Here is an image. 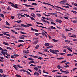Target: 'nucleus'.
<instances>
[{"label": "nucleus", "instance_id": "1", "mask_svg": "<svg viewBox=\"0 0 77 77\" xmlns=\"http://www.w3.org/2000/svg\"><path fill=\"white\" fill-rule=\"evenodd\" d=\"M68 1V0H62V1L59 2V3H60L61 4H62L63 5H65V3H66Z\"/></svg>", "mask_w": 77, "mask_h": 77}, {"label": "nucleus", "instance_id": "2", "mask_svg": "<svg viewBox=\"0 0 77 77\" xmlns=\"http://www.w3.org/2000/svg\"><path fill=\"white\" fill-rule=\"evenodd\" d=\"M54 6L55 7V8H60V9H61V10H64V11H66V9H64L60 7H59L56 5H55Z\"/></svg>", "mask_w": 77, "mask_h": 77}, {"label": "nucleus", "instance_id": "3", "mask_svg": "<svg viewBox=\"0 0 77 77\" xmlns=\"http://www.w3.org/2000/svg\"><path fill=\"white\" fill-rule=\"evenodd\" d=\"M49 51H50V52H51L52 53H53V54H54V53H55L54 50H53L52 49H50Z\"/></svg>", "mask_w": 77, "mask_h": 77}, {"label": "nucleus", "instance_id": "4", "mask_svg": "<svg viewBox=\"0 0 77 77\" xmlns=\"http://www.w3.org/2000/svg\"><path fill=\"white\" fill-rule=\"evenodd\" d=\"M13 67L16 70H17V68L18 67L16 65L14 64V66H13Z\"/></svg>", "mask_w": 77, "mask_h": 77}, {"label": "nucleus", "instance_id": "5", "mask_svg": "<svg viewBox=\"0 0 77 77\" xmlns=\"http://www.w3.org/2000/svg\"><path fill=\"white\" fill-rule=\"evenodd\" d=\"M64 74H69V71L68 70H66L64 71Z\"/></svg>", "mask_w": 77, "mask_h": 77}, {"label": "nucleus", "instance_id": "6", "mask_svg": "<svg viewBox=\"0 0 77 77\" xmlns=\"http://www.w3.org/2000/svg\"><path fill=\"white\" fill-rule=\"evenodd\" d=\"M65 42H67V43L72 42V41H70L69 40H65Z\"/></svg>", "mask_w": 77, "mask_h": 77}, {"label": "nucleus", "instance_id": "7", "mask_svg": "<svg viewBox=\"0 0 77 77\" xmlns=\"http://www.w3.org/2000/svg\"><path fill=\"white\" fill-rule=\"evenodd\" d=\"M45 47H48L49 45H50V43H45Z\"/></svg>", "mask_w": 77, "mask_h": 77}, {"label": "nucleus", "instance_id": "8", "mask_svg": "<svg viewBox=\"0 0 77 77\" xmlns=\"http://www.w3.org/2000/svg\"><path fill=\"white\" fill-rule=\"evenodd\" d=\"M55 21L56 22H58V23H61L62 22V20L58 19H57Z\"/></svg>", "mask_w": 77, "mask_h": 77}, {"label": "nucleus", "instance_id": "9", "mask_svg": "<svg viewBox=\"0 0 77 77\" xmlns=\"http://www.w3.org/2000/svg\"><path fill=\"white\" fill-rule=\"evenodd\" d=\"M43 4L44 5H50V6H53L51 5L50 4H48V3H45V2H43Z\"/></svg>", "mask_w": 77, "mask_h": 77}, {"label": "nucleus", "instance_id": "10", "mask_svg": "<svg viewBox=\"0 0 77 77\" xmlns=\"http://www.w3.org/2000/svg\"><path fill=\"white\" fill-rule=\"evenodd\" d=\"M52 47H53V45H51L48 46L46 48H48V49H49L50 48H52Z\"/></svg>", "mask_w": 77, "mask_h": 77}, {"label": "nucleus", "instance_id": "11", "mask_svg": "<svg viewBox=\"0 0 77 77\" xmlns=\"http://www.w3.org/2000/svg\"><path fill=\"white\" fill-rule=\"evenodd\" d=\"M24 35H22L19 38L20 39H24Z\"/></svg>", "mask_w": 77, "mask_h": 77}, {"label": "nucleus", "instance_id": "12", "mask_svg": "<svg viewBox=\"0 0 77 77\" xmlns=\"http://www.w3.org/2000/svg\"><path fill=\"white\" fill-rule=\"evenodd\" d=\"M30 26H32V25L31 24H28L26 25V27H30Z\"/></svg>", "mask_w": 77, "mask_h": 77}, {"label": "nucleus", "instance_id": "13", "mask_svg": "<svg viewBox=\"0 0 77 77\" xmlns=\"http://www.w3.org/2000/svg\"><path fill=\"white\" fill-rule=\"evenodd\" d=\"M52 41H53L54 42H58V41L57 40H55V39H52Z\"/></svg>", "mask_w": 77, "mask_h": 77}, {"label": "nucleus", "instance_id": "14", "mask_svg": "<svg viewBox=\"0 0 77 77\" xmlns=\"http://www.w3.org/2000/svg\"><path fill=\"white\" fill-rule=\"evenodd\" d=\"M36 26H37V27H42V28H44L45 29H47V28L45 27H44V26H39L38 25H37Z\"/></svg>", "mask_w": 77, "mask_h": 77}, {"label": "nucleus", "instance_id": "15", "mask_svg": "<svg viewBox=\"0 0 77 77\" xmlns=\"http://www.w3.org/2000/svg\"><path fill=\"white\" fill-rule=\"evenodd\" d=\"M38 40H37L35 41L34 42H33V44H37V43H38Z\"/></svg>", "mask_w": 77, "mask_h": 77}, {"label": "nucleus", "instance_id": "16", "mask_svg": "<svg viewBox=\"0 0 77 77\" xmlns=\"http://www.w3.org/2000/svg\"><path fill=\"white\" fill-rule=\"evenodd\" d=\"M38 53L39 54H42V55H44V56H45L46 57H47V56L46 55H45V54H42V53H41V52H38Z\"/></svg>", "mask_w": 77, "mask_h": 77}, {"label": "nucleus", "instance_id": "17", "mask_svg": "<svg viewBox=\"0 0 77 77\" xmlns=\"http://www.w3.org/2000/svg\"><path fill=\"white\" fill-rule=\"evenodd\" d=\"M14 8L18 9V5H17V4H15V5L14 6Z\"/></svg>", "mask_w": 77, "mask_h": 77}, {"label": "nucleus", "instance_id": "18", "mask_svg": "<svg viewBox=\"0 0 77 77\" xmlns=\"http://www.w3.org/2000/svg\"><path fill=\"white\" fill-rule=\"evenodd\" d=\"M23 15H25L27 17H30V16L25 14H23Z\"/></svg>", "mask_w": 77, "mask_h": 77}, {"label": "nucleus", "instance_id": "19", "mask_svg": "<svg viewBox=\"0 0 77 77\" xmlns=\"http://www.w3.org/2000/svg\"><path fill=\"white\" fill-rule=\"evenodd\" d=\"M62 37L64 39H66V37L64 35V34H62Z\"/></svg>", "mask_w": 77, "mask_h": 77}, {"label": "nucleus", "instance_id": "20", "mask_svg": "<svg viewBox=\"0 0 77 77\" xmlns=\"http://www.w3.org/2000/svg\"><path fill=\"white\" fill-rule=\"evenodd\" d=\"M54 52L55 53H58V52H59V51L57 50H54Z\"/></svg>", "mask_w": 77, "mask_h": 77}, {"label": "nucleus", "instance_id": "21", "mask_svg": "<svg viewBox=\"0 0 77 77\" xmlns=\"http://www.w3.org/2000/svg\"><path fill=\"white\" fill-rule=\"evenodd\" d=\"M18 42H24V41L22 40H18Z\"/></svg>", "mask_w": 77, "mask_h": 77}, {"label": "nucleus", "instance_id": "22", "mask_svg": "<svg viewBox=\"0 0 77 77\" xmlns=\"http://www.w3.org/2000/svg\"><path fill=\"white\" fill-rule=\"evenodd\" d=\"M69 37L72 38H76V36L75 35H73V36H69Z\"/></svg>", "mask_w": 77, "mask_h": 77}, {"label": "nucleus", "instance_id": "23", "mask_svg": "<svg viewBox=\"0 0 77 77\" xmlns=\"http://www.w3.org/2000/svg\"><path fill=\"white\" fill-rule=\"evenodd\" d=\"M50 27L51 29H56V28L53 26H51Z\"/></svg>", "mask_w": 77, "mask_h": 77}, {"label": "nucleus", "instance_id": "24", "mask_svg": "<svg viewBox=\"0 0 77 77\" xmlns=\"http://www.w3.org/2000/svg\"><path fill=\"white\" fill-rule=\"evenodd\" d=\"M32 5H34V6H37V4L36 3H33L31 4Z\"/></svg>", "mask_w": 77, "mask_h": 77}, {"label": "nucleus", "instance_id": "25", "mask_svg": "<svg viewBox=\"0 0 77 77\" xmlns=\"http://www.w3.org/2000/svg\"><path fill=\"white\" fill-rule=\"evenodd\" d=\"M67 49L69 51H70V52H72V51L71 49H70V48H67Z\"/></svg>", "mask_w": 77, "mask_h": 77}, {"label": "nucleus", "instance_id": "26", "mask_svg": "<svg viewBox=\"0 0 77 77\" xmlns=\"http://www.w3.org/2000/svg\"><path fill=\"white\" fill-rule=\"evenodd\" d=\"M71 12H73V13H74V14H77V12L74 11H71Z\"/></svg>", "mask_w": 77, "mask_h": 77}, {"label": "nucleus", "instance_id": "27", "mask_svg": "<svg viewBox=\"0 0 77 77\" xmlns=\"http://www.w3.org/2000/svg\"><path fill=\"white\" fill-rule=\"evenodd\" d=\"M26 72H27V73H28L27 74V75H31V74H30V73L29 72V71H26Z\"/></svg>", "mask_w": 77, "mask_h": 77}, {"label": "nucleus", "instance_id": "28", "mask_svg": "<svg viewBox=\"0 0 77 77\" xmlns=\"http://www.w3.org/2000/svg\"><path fill=\"white\" fill-rule=\"evenodd\" d=\"M21 26H22V27H26V25L23 24H21Z\"/></svg>", "mask_w": 77, "mask_h": 77}, {"label": "nucleus", "instance_id": "29", "mask_svg": "<svg viewBox=\"0 0 77 77\" xmlns=\"http://www.w3.org/2000/svg\"><path fill=\"white\" fill-rule=\"evenodd\" d=\"M14 56H15V57H18V56H20V55H17V54H14Z\"/></svg>", "mask_w": 77, "mask_h": 77}, {"label": "nucleus", "instance_id": "30", "mask_svg": "<svg viewBox=\"0 0 77 77\" xmlns=\"http://www.w3.org/2000/svg\"><path fill=\"white\" fill-rule=\"evenodd\" d=\"M34 63V62L33 61H31L29 62L28 63L29 64H30V63Z\"/></svg>", "mask_w": 77, "mask_h": 77}, {"label": "nucleus", "instance_id": "31", "mask_svg": "<svg viewBox=\"0 0 77 77\" xmlns=\"http://www.w3.org/2000/svg\"><path fill=\"white\" fill-rule=\"evenodd\" d=\"M6 24L7 25H8V26H10V24H9V23L8 22V21H7L6 22Z\"/></svg>", "mask_w": 77, "mask_h": 77}, {"label": "nucleus", "instance_id": "32", "mask_svg": "<svg viewBox=\"0 0 77 77\" xmlns=\"http://www.w3.org/2000/svg\"><path fill=\"white\" fill-rule=\"evenodd\" d=\"M30 18L31 20H33V21H35V19H34V18L33 17H30Z\"/></svg>", "mask_w": 77, "mask_h": 77}, {"label": "nucleus", "instance_id": "33", "mask_svg": "<svg viewBox=\"0 0 77 77\" xmlns=\"http://www.w3.org/2000/svg\"><path fill=\"white\" fill-rule=\"evenodd\" d=\"M63 58H57V59L58 60H61V59H63Z\"/></svg>", "mask_w": 77, "mask_h": 77}, {"label": "nucleus", "instance_id": "34", "mask_svg": "<svg viewBox=\"0 0 77 77\" xmlns=\"http://www.w3.org/2000/svg\"><path fill=\"white\" fill-rule=\"evenodd\" d=\"M2 51V52H3L4 51L7 52V51H8V50H7L6 49H4V50L3 49V50Z\"/></svg>", "mask_w": 77, "mask_h": 77}, {"label": "nucleus", "instance_id": "35", "mask_svg": "<svg viewBox=\"0 0 77 77\" xmlns=\"http://www.w3.org/2000/svg\"><path fill=\"white\" fill-rule=\"evenodd\" d=\"M64 68H69V66L68 65H67L64 66Z\"/></svg>", "mask_w": 77, "mask_h": 77}, {"label": "nucleus", "instance_id": "36", "mask_svg": "<svg viewBox=\"0 0 77 77\" xmlns=\"http://www.w3.org/2000/svg\"><path fill=\"white\" fill-rule=\"evenodd\" d=\"M38 47H39V45H37L35 47V48H36V49H38Z\"/></svg>", "mask_w": 77, "mask_h": 77}, {"label": "nucleus", "instance_id": "37", "mask_svg": "<svg viewBox=\"0 0 77 77\" xmlns=\"http://www.w3.org/2000/svg\"><path fill=\"white\" fill-rule=\"evenodd\" d=\"M11 6H12V7H13V8H14V6H15V5L14 4V3H12V4H11Z\"/></svg>", "mask_w": 77, "mask_h": 77}, {"label": "nucleus", "instance_id": "38", "mask_svg": "<svg viewBox=\"0 0 77 77\" xmlns=\"http://www.w3.org/2000/svg\"><path fill=\"white\" fill-rule=\"evenodd\" d=\"M3 70L0 69V72H1V73H3Z\"/></svg>", "mask_w": 77, "mask_h": 77}, {"label": "nucleus", "instance_id": "39", "mask_svg": "<svg viewBox=\"0 0 77 77\" xmlns=\"http://www.w3.org/2000/svg\"><path fill=\"white\" fill-rule=\"evenodd\" d=\"M34 69H35V70L36 71H37V70H38V68L36 67H35L34 68Z\"/></svg>", "mask_w": 77, "mask_h": 77}, {"label": "nucleus", "instance_id": "40", "mask_svg": "<svg viewBox=\"0 0 77 77\" xmlns=\"http://www.w3.org/2000/svg\"><path fill=\"white\" fill-rule=\"evenodd\" d=\"M31 16H32V17H34V18H35V17H36L35 16V14H31Z\"/></svg>", "mask_w": 77, "mask_h": 77}, {"label": "nucleus", "instance_id": "41", "mask_svg": "<svg viewBox=\"0 0 77 77\" xmlns=\"http://www.w3.org/2000/svg\"><path fill=\"white\" fill-rule=\"evenodd\" d=\"M38 72L40 74H41V69H39L37 70Z\"/></svg>", "mask_w": 77, "mask_h": 77}, {"label": "nucleus", "instance_id": "42", "mask_svg": "<svg viewBox=\"0 0 77 77\" xmlns=\"http://www.w3.org/2000/svg\"><path fill=\"white\" fill-rule=\"evenodd\" d=\"M32 57H34V58H38L39 57H37L36 56H34V55H33Z\"/></svg>", "mask_w": 77, "mask_h": 77}, {"label": "nucleus", "instance_id": "43", "mask_svg": "<svg viewBox=\"0 0 77 77\" xmlns=\"http://www.w3.org/2000/svg\"><path fill=\"white\" fill-rule=\"evenodd\" d=\"M36 15L38 17H40L41 16V15L39 14H37Z\"/></svg>", "mask_w": 77, "mask_h": 77}, {"label": "nucleus", "instance_id": "44", "mask_svg": "<svg viewBox=\"0 0 77 77\" xmlns=\"http://www.w3.org/2000/svg\"><path fill=\"white\" fill-rule=\"evenodd\" d=\"M8 10V11H9V10H11V7H8L7 8Z\"/></svg>", "mask_w": 77, "mask_h": 77}, {"label": "nucleus", "instance_id": "45", "mask_svg": "<svg viewBox=\"0 0 77 77\" xmlns=\"http://www.w3.org/2000/svg\"><path fill=\"white\" fill-rule=\"evenodd\" d=\"M35 35L37 36H39V33H35Z\"/></svg>", "mask_w": 77, "mask_h": 77}, {"label": "nucleus", "instance_id": "46", "mask_svg": "<svg viewBox=\"0 0 77 77\" xmlns=\"http://www.w3.org/2000/svg\"><path fill=\"white\" fill-rule=\"evenodd\" d=\"M57 68L58 69H60L61 68V66H60V65H59L57 66Z\"/></svg>", "mask_w": 77, "mask_h": 77}, {"label": "nucleus", "instance_id": "47", "mask_svg": "<svg viewBox=\"0 0 77 77\" xmlns=\"http://www.w3.org/2000/svg\"><path fill=\"white\" fill-rule=\"evenodd\" d=\"M28 60H34L33 59H32V58H30L28 59Z\"/></svg>", "mask_w": 77, "mask_h": 77}, {"label": "nucleus", "instance_id": "48", "mask_svg": "<svg viewBox=\"0 0 77 77\" xmlns=\"http://www.w3.org/2000/svg\"><path fill=\"white\" fill-rule=\"evenodd\" d=\"M0 15H1L2 17H4V15L0 13Z\"/></svg>", "mask_w": 77, "mask_h": 77}, {"label": "nucleus", "instance_id": "49", "mask_svg": "<svg viewBox=\"0 0 77 77\" xmlns=\"http://www.w3.org/2000/svg\"><path fill=\"white\" fill-rule=\"evenodd\" d=\"M72 22H73V23H77L76 20H73Z\"/></svg>", "mask_w": 77, "mask_h": 77}, {"label": "nucleus", "instance_id": "50", "mask_svg": "<svg viewBox=\"0 0 77 77\" xmlns=\"http://www.w3.org/2000/svg\"><path fill=\"white\" fill-rule=\"evenodd\" d=\"M21 33L22 34H23L24 35H26V32H21Z\"/></svg>", "mask_w": 77, "mask_h": 77}, {"label": "nucleus", "instance_id": "51", "mask_svg": "<svg viewBox=\"0 0 77 77\" xmlns=\"http://www.w3.org/2000/svg\"><path fill=\"white\" fill-rule=\"evenodd\" d=\"M65 62H66V60H64L62 61L61 62V63H65Z\"/></svg>", "mask_w": 77, "mask_h": 77}, {"label": "nucleus", "instance_id": "52", "mask_svg": "<svg viewBox=\"0 0 77 77\" xmlns=\"http://www.w3.org/2000/svg\"><path fill=\"white\" fill-rule=\"evenodd\" d=\"M43 22H44V23H48V21H46L44 20H43Z\"/></svg>", "mask_w": 77, "mask_h": 77}, {"label": "nucleus", "instance_id": "53", "mask_svg": "<svg viewBox=\"0 0 77 77\" xmlns=\"http://www.w3.org/2000/svg\"><path fill=\"white\" fill-rule=\"evenodd\" d=\"M42 35L43 36H44L45 34V32H42Z\"/></svg>", "mask_w": 77, "mask_h": 77}, {"label": "nucleus", "instance_id": "54", "mask_svg": "<svg viewBox=\"0 0 77 77\" xmlns=\"http://www.w3.org/2000/svg\"><path fill=\"white\" fill-rule=\"evenodd\" d=\"M51 24H52L53 25H56V23L54 22H51Z\"/></svg>", "mask_w": 77, "mask_h": 77}, {"label": "nucleus", "instance_id": "55", "mask_svg": "<svg viewBox=\"0 0 77 77\" xmlns=\"http://www.w3.org/2000/svg\"><path fill=\"white\" fill-rule=\"evenodd\" d=\"M64 18H65L66 20H68V17H66L65 16L64 17Z\"/></svg>", "mask_w": 77, "mask_h": 77}, {"label": "nucleus", "instance_id": "56", "mask_svg": "<svg viewBox=\"0 0 77 77\" xmlns=\"http://www.w3.org/2000/svg\"><path fill=\"white\" fill-rule=\"evenodd\" d=\"M66 49H64L63 50V52H65V53H66Z\"/></svg>", "mask_w": 77, "mask_h": 77}, {"label": "nucleus", "instance_id": "57", "mask_svg": "<svg viewBox=\"0 0 77 77\" xmlns=\"http://www.w3.org/2000/svg\"><path fill=\"white\" fill-rule=\"evenodd\" d=\"M0 58H1L2 60H3V59H4V58H3V57H0Z\"/></svg>", "mask_w": 77, "mask_h": 77}, {"label": "nucleus", "instance_id": "58", "mask_svg": "<svg viewBox=\"0 0 77 77\" xmlns=\"http://www.w3.org/2000/svg\"><path fill=\"white\" fill-rule=\"evenodd\" d=\"M7 49H8L9 50H11V48L9 47H7Z\"/></svg>", "mask_w": 77, "mask_h": 77}, {"label": "nucleus", "instance_id": "59", "mask_svg": "<svg viewBox=\"0 0 77 77\" xmlns=\"http://www.w3.org/2000/svg\"><path fill=\"white\" fill-rule=\"evenodd\" d=\"M1 53H2V54L3 55L5 56V52H1Z\"/></svg>", "mask_w": 77, "mask_h": 77}, {"label": "nucleus", "instance_id": "60", "mask_svg": "<svg viewBox=\"0 0 77 77\" xmlns=\"http://www.w3.org/2000/svg\"><path fill=\"white\" fill-rule=\"evenodd\" d=\"M17 66L18 67V68H23L22 67L20 66V65H17Z\"/></svg>", "mask_w": 77, "mask_h": 77}, {"label": "nucleus", "instance_id": "61", "mask_svg": "<svg viewBox=\"0 0 77 77\" xmlns=\"http://www.w3.org/2000/svg\"><path fill=\"white\" fill-rule=\"evenodd\" d=\"M42 57H40L38 58V59H39L40 60H42Z\"/></svg>", "mask_w": 77, "mask_h": 77}, {"label": "nucleus", "instance_id": "62", "mask_svg": "<svg viewBox=\"0 0 77 77\" xmlns=\"http://www.w3.org/2000/svg\"><path fill=\"white\" fill-rule=\"evenodd\" d=\"M16 77H21V76H20V75H17Z\"/></svg>", "mask_w": 77, "mask_h": 77}, {"label": "nucleus", "instance_id": "63", "mask_svg": "<svg viewBox=\"0 0 77 77\" xmlns=\"http://www.w3.org/2000/svg\"><path fill=\"white\" fill-rule=\"evenodd\" d=\"M67 56H71V54H67Z\"/></svg>", "mask_w": 77, "mask_h": 77}, {"label": "nucleus", "instance_id": "64", "mask_svg": "<svg viewBox=\"0 0 77 77\" xmlns=\"http://www.w3.org/2000/svg\"><path fill=\"white\" fill-rule=\"evenodd\" d=\"M37 72H35L34 73V74L35 75H37Z\"/></svg>", "mask_w": 77, "mask_h": 77}]
</instances>
